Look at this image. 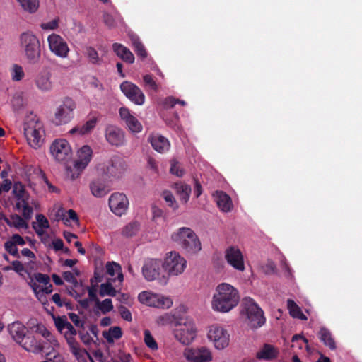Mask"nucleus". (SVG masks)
<instances>
[{"label": "nucleus", "mask_w": 362, "mask_h": 362, "mask_svg": "<svg viewBox=\"0 0 362 362\" xmlns=\"http://www.w3.org/2000/svg\"><path fill=\"white\" fill-rule=\"evenodd\" d=\"M239 301L238 290L229 284L221 283L216 288L211 306L214 310L228 313L236 307Z\"/></svg>", "instance_id": "1"}, {"label": "nucleus", "mask_w": 362, "mask_h": 362, "mask_svg": "<svg viewBox=\"0 0 362 362\" xmlns=\"http://www.w3.org/2000/svg\"><path fill=\"white\" fill-rule=\"evenodd\" d=\"M175 338L182 344H189L196 337V328L190 318H171L169 322Z\"/></svg>", "instance_id": "2"}, {"label": "nucleus", "mask_w": 362, "mask_h": 362, "mask_svg": "<svg viewBox=\"0 0 362 362\" xmlns=\"http://www.w3.org/2000/svg\"><path fill=\"white\" fill-rule=\"evenodd\" d=\"M171 238L189 253L194 254L202 249L197 235L189 228H180L177 232L172 234Z\"/></svg>", "instance_id": "3"}, {"label": "nucleus", "mask_w": 362, "mask_h": 362, "mask_svg": "<svg viewBox=\"0 0 362 362\" xmlns=\"http://www.w3.org/2000/svg\"><path fill=\"white\" fill-rule=\"evenodd\" d=\"M20 41L28 62L32 64L38 62L41 57V49L37 37L32 32H24L20 36Z\"/></svg>", "instance_id": "4"}, {"label": "nucleus", "mask_w": 362, "mask_h": 362, "mask_svg": "<svg viewBox=\"0 0 362 362\" xmlns=\"http://www.w3.org/2000/svg\"><path fill=\"white\" fill-rule=\"evenodd\" d=\"M24 134L28 144L33 148H40L43 144L45 131L37 119H27L23 124Z\"/></svg>", "instance_id": "5"}, {"label": "nucleus", "mask_w": 362, "mask_h": 362, "mask_svg": "<svg viewBox=\"0 0 362 362\" xmlns=\"http://www.w3.org/2000/svg\"><path fill=\"white\" fill-rule=\"evenodd\" d=\"M76 107V104L71 98H64L55 110L53 122L56 125L68 124L74 118Z\"/></svg>", "instance_id": "6"}, {"label": "nucleus", "mask_w": 362, "mask_h": 362, "mask_svg": "<svg viewBox=\"0 0 362 362\" xmlns=\"http://www.w3.org/2000/svg\"><path fill=\"white\" fill-rule=\"evenodd\" d=\"M163 264V269L169 276H177L185 271L187 261L176 252L167 254Z\"/></svg>", "instance_id": "7"}, {"label": "nucleus", "mask_w": 362, "mask_h": 362, "mask_svg": "<svg viewBox=\"0 0 362 362\" xmlns=\"http://www.w3.org/2000/svg\"><path fill=\"white\" fill-rule=\"evenodd\" d=\"M127 168L126 161L118 156H113L102 168L103 175L108 178L122 177Z\"/></svg>", "instance_id": "8"}, {"label": "nucleus", "mask_w": 362, "mask_h": 362, "mask_svg": "<svg viewBox=\"0 0 362 362\" xmlns=\"http://www.w3.org/2000/svg\"><path fill=\"white\" fill-rule=\"evenodd\" d=\"M207 337L218 350H223L229 345L230 334L222 327L212 325L209 327Z\"/></svg>", "instance_id": "9"}, {"label": "nucleus", "mask_w": 362, "mask_h": 362, "mask_svg": "<svg viewBox=\"0 0 362 362\" xmlns=\"http://www.w3.org/2000/svg\"><path fill=\"white\" fill-rule=\"evenodd\" d=\"M50 52L60 58H66L70 51L66 40L59 35L52 33L47 37Z\"/></svg>", "instance_id": "10"}, {"label": "nucleus", "mask_w": 362, "mask_h": 362, "mask_svg": "<svg viewBox=\"0 0 362 362\" xmlns=\"http://www.w3.org/2000/svg\"><path fill=\"white\" fill-rule=\"evenodd\" d=\"M50 153L56 160L64 162L71 157L72 151L66 139H55L50 146Z\"/></svg>", "instance_id": "11"}, {"label": "nucleus", "mask_w": 362, "mask_h": 362, "mask_svg": "<svg viewBox=\"0 0 362 362\" xmlns=\"http://www.w3.org/2000/svg\"><path fill=\"white\" fill-rule=\"evenodd\" d=\"M162 269L163 264L160 259L149 258L144 261L141 272L146 281H152L160 276Z\"/></svg>", "instance_id": "12"}, {"label": "nucleus", "mask_w": 362, "mask_h": 362, "mask_svg": "<svg viewBox=\"0 0 362 362\" xmlns=\"http://www.w3.org/2000/svg\"><path fill=\"white\" fill-rule=\"evenodd\" d=\"M120 89L125 96L134 104L141 105L145 102V95L139 87L129 81H124Z\"/></svg>", "instance_id": "13"}, {"label": "nucleus", "mask_w": 362, "mask_h": 362, "mask_svg": "<svg viewBox=\"0 0 362 362\" xmlns=\"http://www.w3.org/2000/svg\"><path fill=\"white\" fill-rule=\"evenodd\" d=\"M109 206L112 213L121 216L128 209V198L124 193L115 192L109 198Z\"/></svg>", "instance_id": "14"}, {"label": "nucleus", "mask_w": 362, "mask_h": 362, "mask_svg": "<svg viewBox=\"0 0 362 362\" xmlns=\"http://www.w3.org/2000/svg\"><path fill=\"white\" fill-rule=\"evenodd\" d=\"M225 259L236 270L240 272L245 270L243 255L237 247L230 246L228 247L225 251Z\"/></svg>", "instance_id": "15"}, {"label": "nucleus", "mask_w": 362, "mask_h": 362, "mask_svg": "<svg viewBox=\"0 0 362 362\" xmlns=\"http://www.w3.org/2000/svg\"><path fill=\"white\" fill-rule=\"evenodd\" d=\"M105 137L111 146L119 147L125 143L124 133L117 126L107 125L105 129Z\"/></svg>", "instance_id": "16"}, {"label": "nucleus", "mask_w": 362, "mask_h": 362, "mask_svg": "<svg viewBox=\"0 0 362 362\" xmlns=\"http://www.w3.org/2000/svg\"><path fill=\"white\" fill-rule=\"evenodd\" d=\"M184 356L189 362H210L212 360L211 353L206 347L185 349Z\"/></svg>", "instance_id": "17"}, {"label": "nucleus", "mask_w": 362, "mask_h": 362, "mask_svg": "<svg viewBox=\"0 0 362 362\" xmlns=\"http://www.w3.org/2000/svg\"><path fill=\"white\" fill-rule=\"evenodd\" d=\"M241 313L247 317H264V312L250 297H245L241 301Z\"/></svg>", "instance_id": "18"}, {"label": "nucleus", "mask_w": 362, "mask_h": 362, "mask_svg": "<svg viewBox=\"0 0 362 362\" xmlns=\"http://www.w3.org/2000/svg\"><path fill=\"white\" fill-rule=\"evenodd\" d=\"M119 113L131 132L138 133L142 130V125L139 120L130 113L128 108L124 107H121L119 110Z\"/></svg>", "instance_id": "19"}, {"label": "nucleus", "mask_w": 362, "mask_h": 362, "mask_svg": "<svg viewBox=\"0 0 362 362\" xmlns=\"http://www.w3.org/2000/svg\"><path fill=\"white\" fill-rule=\"evenodd\" d=\"M93 155L92 148L88 146H83L77 152L78 158L75 161L74 166L78 170H83L91 160Z\"/></svg>", "instance_id": "20"}, {"label": "nucleus", "mask_w": 362, "mask_h": 362, "mask_svg": "<svg viewBox=\"0 0 362 362\" xmlns=\"http://www.w3.org/2000/svg\"><path fill=\"white\" fill-rule=\"evenodd\" d=\"M52 73L49 70L41 71L36 76L35 83L39 90L48 92L52 89Z\"/></svg>", "instance_id": "21"}, {"label": "nucleus", "mask_w": 362, "mask_h": 362, "mask_svg": "<svg viewBox=\"0 0 362 362\" xmlns=\"http://www.w3.org/2000/svg\"><path fill=\"white\" fill-rule=\"evenodd\" d=\"M89 187L91 194L98 198L105 197L110 191L109 186L102 177L93 179Z\"/></svg>", "instance_id": "22"}, {"label": "nucleus", "mask_w": 362, "mask_h": 362, "mask_svg": "<svg viewBox=\"0 0 362 362\" xmlns=\"http://www.w3.org/2000/svg\"><path fill=\"white\" fill-rule=\"evenodd\" d=\"M8 330L13 338V339L17 343H22L24 339V337L26 335V327L20 321L16 320L8 326Z\"/></svg>", "instance_id": "23"}, {"label": "nucleus", "mask_w": 362, "mask_h": 362, "mask_svg": "<svg viewBox=\"0 0 362 362\" xmlns=\"http://www.w3.org/2000/svg\"><path fill=\"white\" fill-rule=\"evenodd\" d=\"M28 284L32 288L36 298L42 303L45 304L47 302L46 294H49L52 292V285L49 283L44 288L41 287L39 284L33 281V278L28 282Z\"/></svg>", "instance_id": "24"}, {"label": "nucleus", "mask_w": 362, "mask_h": 362, "mask_svg": "<svg viewBox=\"0 0 362 362\" xmlns=\"http://www.w3.org/2000/svg\"><path fill=\"white\" fill-rule=\"evenodd\" d=\"M279 354V349L274 346L269 344H264L263 346L256 354V358L258 360L272 361L278 357Z\"/></svg>", "instance_id": "25"}, {"label": "nucleus", "mask_w": 362, "mask_h": 362, "mask_svg": "<svg viewBox=\"0 0 362 362\" xmlns=\"http://www.w3.org/2000/svg\"><path fill=\"white\" fill-rule=\"evenodd\" d=\"M218 207L223 212H229L233 209L231 198L223 191H216L214 194Z\"/></svg>", "instance_id": "26"}, {"label": "nucleus", "mask_w": 362, "mask_h": 362, "mask_svg": "<svg viewBox=\"0 0 362 362\" xmlns=\"http://www.w3.org/2000/svg\"><path fill=\"white\" fill-rule=\"evenodd\" d=\"M149 141L154 150L163 153L168 151L170 144L168 140L161 135H153L149 138Z\"/></svg>", "instance_id": "27"}, {"label": "nucleus", "mask_w": 362, "mask_h": 362, "mask_svg": "<svg viewBox=\"0 0 362 362\" xmlns=\"http://www.w3.org/2000/svg\"><path fill=\"white\" fill-rule=\"evenodd\" d=\"M68 345L72 354L75 356L78 362H88L87 356H89V353L83 349H81L76 340L69 339L68 340Z\"/></svg>", "instance_id": "28"}, {"label": "nucleus", "mask_w": 362, "mask_h": 362, "mask_svg": "<svg viewBox=\"0 0 362 362\" xmlns=\"http://www.w3.org/2000/svg\"><path fill=\"white\" fill-rule=\"evenodd\" d=\"M114 52L124 62L132 64L134 62V56L127 47L120 43L115 42L112 45Z\"/></svg>", "instance_id": "29"}, {"label": "nucleus", "mask_w": 362, "mask_h": 362, "mask_svg": "<svg viewBox=\"0 0 362 362\" xmlns=\"http://www.w3.org/2000/svg\"><path fill=\"white\" fill-rule=\"evenodd\" d=\"M98 122V119L95 117H93L83 125H78L72 128L69 132L71 134H78V135L83 136L89 134L95 127Z\"/></svg>", "instance_id": "30"}, {"label": "nucleus", "mask_w": 362, "mask_h": 362, "mask_svg": "<svg viewBox=\"0 0 362 362\" xmlns=\"http://www.w3.org/2000/svg\"><path fill=\"white\" fill-rule=\"evenodd\" d=\"M25 350L33 352L39 353L42 351V346L39 341L33 336L24 337L23 341L18 343Z\"/></svg>", "instance_id": "31"}, {"label": "nucleus", "mask_w": 362, "mask_h": 362, "mask_svg": "<svg viewBox=\"0 0 362 362\" xmlns=\"http://www.w3.org/2000/svg\"><path fill=\"white\" fill-rule=\"evenodd\" d=\"M129 39L137 56L141 59H144L147 57L148 54L139 36L135 34H131L129 35Z\"/></svg>", "instance_id": "32"}, {"label": "nucleus", "mask_w": 362, "mask_h": 362, "mask_svg": "<svg viewBox=\"0 0 362 362\" xmlns=\"http://www.w3.org/2000/svg\"><path fill=\"white\" fill-rule=\"evenodd\" d=\"M172 305L173 300L170 298L154 293L148 306L165 309Z\"/></svg>", "instance_id": "33"}, {"label": "nucleus", "mask_w": 362, "mask_h": 362, "mask_svg": "<svg viewBox=\"0 0 362 362\" xmlns=\"http://www.w3.org/2000/svg\"><path fill=\"white\" fill-rule=\"evenodd\" d=\"M122 331L120 327L114 326L109 328L108 330L103 331V337L109 344H113L115 340L119 339L122 337Z\"/></svg>", "instance_id": "34"}, {"label": "nucleus", "mask_w": 362, "mask_h": 362, "mask_svg": "<svg viewBox=\"0 0 362 362\" xmlns=\"http://www.w3.org/2000/svg\"><path fill=\"white\" fill-rule=\"evenodd\" d=\"M174 189L180 197V200L184 203H187L189 199L192 192L190 185L183 183H175L173 186Z\"/></svg>", "instance_id": "35"}, {"label": "nucleus", "mask_w": 362, "mask_h": 362, "mask_svg": "<svg viewBox=\"0 0 362 362\" xmlns=\"http://www.w3.org/2000/svg\"><path fill=\"white\" fill-rule=\"evenodd\" d=\"M4 221L9 226H13L16 228H27L28 223L26 221L19 215L18 214H12L10 216V218L4 216Z\"/></svg>", "instance_id": "36"}, {"label": "nucleus", "mask_w": 362, "mask_h": 362, "mask_svg": "<svg viewBox=\"0 0 362 362\" xmlns=\"http://www.w3.org/2000/svg\"><path fill=\"white\" fill-rule=\"evenodd\" d=\"M319 337L324 344L328 346L330 349H336V344L334 339L332 337L331 333L329 330L322 328L319 332Z\"/></svg>", "instance_id": "37"}, {"label": "nucleus", "mask_w": 362, "mask_h": 362, "mask_svg": "<svg viewBox=\"0 0 362 362\" xmlns=\"http://www.w3.org/2000/svg\"><path fill=\"white\" fill-rule=\"evenodd\" d=\"M36 220L37 222V228L35 227V223H33V227L35 229V232L38 235L43 234V229L48 228L49 227V221L47 218L41 214L36 215Z\"/></svg>", "instance_id": "38"}, {"label": "nucleus", "mask_w": 362, "mask_h": 362, "mask_svg": "<svg viewBox=\"0 0 362 362\" xmlns=\"http://www.w3.org/2000/svg\"><path fill=\"white\" fill-rule=\"evenodd\" d=\"M106 270H107V273L109 275H110L112 276L117 275V279L119 280V281H123L124 276L122 273L121 266L119 264L115 263L114 262H107L106 264Z\"/></svg>", "instance_id": "39"}, {"label": "nucleus", "mask_w": 362, "mask_h": 362, "mask_svg": "<svg viewBox=\"0 0 362 362\" xmlns=\"http://www.w3.org/2000/svg\"><path fill=\"white\" fill-rule=\"evenodd\" d=\"M35 318H31L28 322V326L33 331L40 334L43 337L47 336L49 331L42 324L35 323Z\"/></svg>", "instance_id": "40"}, {"label": "nucleus", "mask_w": 362, "mask_h": 362, "mask_svg": "<svg viewBox=\"0 0 362 362\" xmlns=\"http://www.w3.org/2000/svg\"><path fill=\"white\" fill-rule=\"evenodd\" d=\"M139 230V223L138 221H132L128 223L122 230L123 235L132 237L135 235Z\"/></svg>", "instance_id": "41"}, {"label": "nucleus", "mask_w": 362, "mask_h": 362, "mask_svg": "<svg viewBox=\"0 0 362 362\" xmlns=\"http://www.w3.org/2000/svg\"><path fill=\"white\" fill-rule=\"evenodd\" d=\"M287 308L291 317H305L300 308L293 300H287Z\"/></svg>", "instance_id": "42"}, {"label": "nucleus", "mask_w": 362, "mask_h": 362, "mask_svg": "<svg viewBox=\"0 0 362 362\" xmlns=\"http://www.w3.org/2000/svg\"><path fill=\"white\" fill-rule=\"evenodd\" d=\"M117 291L112 286L110 283L102 284L100 285L99 291L100 296H110L114 297L117 296Z\"/></svg>", "instance_id": "43"}, {"label": "nucleus", "mask_w": 362, "mask_h": 362, "mask_svg": "<svg viewBox=\"0 0 362 362\" xmlns=\"http://www.w3.org/2000/svg\"><path fill=\"white\" fill-rule=\"evenodd\" d=\"M13 194L18 200L22 202L27 201L28 197H25V189L21 183H15L13 189Z\"/></svg>", "instance_id": "44"}, {"label": "nucleus", "mask_w": 362, "mask_h": 362, "mask_svg": "<svg viewBox=\"0 0 362 362\" xmlns=\"http://www.w3.org/2000/svg\"><path fill=\"white\" fill-rule=\"evenodd\" d=\"M22 8L29 11L30 13H34L38 8L37 0H17Z\"/></svg>", "instance_id": "45"}, {"label": "nucleus", "mask_w": 362, "mask_h": 362, "mask_svg": "<svg viewBox=\"0 0 362 362\" xmlns=\"http://www.w3.org/2000/svg\"><path fill=\"white\" fill-rule=\"evenodd\" d=\"M11 105L15 112H18L23 107L24 101L21 93H16L13 95Z\"/></svg>", "instance_id": "46"}, {"label": "nucleus", "mask_w": 362, "mask_h": 362, "mask_svg": "<svg viewBox=\"0 0 362 362\" xmlns=\"http://www.w3.org/2000/svg\"><path fill=\"white\" fill-rule=\"evenodd\" d=\"M86 55L90 63L93 64H98L100 63V60L98 53L93 47L88 46L86 48Z\"/></svg>", "instance_id": "47"}, {"label": "nucleus", "mask_w": 362, "mask_h": 362, "mask_svg": "<svg viewBox=\"0 0 362 362\" xmlns=\"http://www.w3.org/2000/svg\"><path fill=\"white\" fill-rule=\"evenodd\" d=\"M292 347H298L299 349H303V344L308 348V340L301 334H295L291 339Z\"/></svg>", "instance_id": "48"}, {"label": "nucleus", "mask_w": 362, "mask_h": 362, "mask_svg": "<svg viewBox=\"0 0 362 362\" xmlns=\"http://www.w3.org/2000/svg\"><path fill=\"white\" fill-rule=\"evenodd\" d=\"M95 304L97 308L100 310L103 314H106L113 308L112 300L110 298H106L103 301L98 300Z\"/></svg>", "instance_id": "49"}, {"label": "nucleus", "mask_w": 362, "mask_h": 362, "mask_svg": "<svg viewBox=\"0 0 362 362\" xmlns=\"http://www.w3.org/2000/svg\"><path fill=\"white\" fill-rule=\"evenodd\" d=\"M163 197L169 207L172 208L173 210L178 209V204L170 191H164L163 192Z\"/></svg>", "instance_id": "50"}, {"label": "nucleus", "mask_w": 362, "mask_h": 362, "mask_svg": "<svg viewBox=\"0 0 362 362\" xmlns=\"http://www.w3.org/2000/svg\"><path fill=\"white\" fill-rule=\"evenodd\" d=\"M245 324L250 329H255L265 324V318H245Z\"/></svg>", "instance_id": "51"}, {"label": "nucleus", "mask_w": 362, "mask_h": 362, "mask_svg": "<svg viewBox=\"0 0 362 362\" xmlns=\"http://www.w3.org/2000/svg\"><path fill=\"white\" fill-rule=\"evenodd\" d=\"M30 281L31 278H33V281L37 284H42L44 286H47L50 282V278L47 274L42 273H35L33 276H30Z\"/></svg>", "instance_id": "52"}, {"label": "nucleus", "mask_w": 362, "mask_h": 362, "mask_svg": "<svg viewBox=\"0 0 362 362\" xmlns=\"http://www.w3.org/2000/svg\"><path fill=\"white\" fill-rule=\"evenodd\" d=\"M23 76L24 71L23 70V68L18 64H14L11 69L12 80L14 81H19L22 80Z\"/></svg>", "instance_id": "53"}, {"label": "nucleus", "mask_w": 362, "mask_h": 362, "mask_svg": "<svg viewBox=\"0 0 362 362\" xmlns=\"http://www.w3.org/2000/svg\"><path fill=\"white\" fill-rule=\"evenodd\" d=\"M144 341L146 345L152 350L158 349V344L153 337H152L151 332L146 329L144 331Z\"/></svg>", "instance_id": "54"}, {"label": "nucleus", "mask_w": 362, "mask_h": 362, "mask_svg": "<svg viewBox=\"0 0 362 362\" xmlns=\"http://www.w3.org/2000/svg\"><path fill=\"white\" fill-rule=\"evenodd\" d=\"M144 84L146 87L151 90L157 92L158 90V86L156 81L153 79V76L151 74H146L143 76Z\"/></svg>", "instance_id": "55"}, {"label": "nucleus", "mask_w": 362, "mask_h": 362, "mask_svg": "<svg viewBox=\"0 0 362 362\" xmlns=\"http://www.w3.org/2000/svg\"><path fill=\"white\" fill-rule=\"evenodd\" d=\"M66 215L64 214L62 215V221H64V223L66 225L69 224V222L71 220L72 221L78 223V218L77 216V214L76 211L73 209H69L66 212Z\"/></svg>", "instance_id": "56"}, {"label": "nucleus", "mask_w": 362, "mask_h": 362, "mask_svg": "<svg viewBox=\"0 0 362 362\" xmlns=\"http://www.w3.org/2000/svg\"><path fill=\"white\" fill-rule=\"evenodd\" d=\"M81 340L86 345H90L94 342L93 338L86 328H83L78 332Z\"/></svg>", "instance_id": "57"}, {"label": "nucleus", "mask_w": 362, "mask_h": 362, "mask_svg": "<svg viewBox=\"0 0 362 362\" xmlns=\"http://www.w3.org/2000/svg\"><path fill=\"white\" fill-rule=\"evenodd\" d=\"M65 327L66 328L64 330L65 332L64 336L66 340V342L68 343V340L69 339L76 340L74 336L77 334V332L73 325L69 322H68L67 324L65 325Z\"/></svg>", "instance_id": "58"}, {"label": "nucleus", "mask_w": 362, "mask_h": 362, "mask_svg": "<svg viewBox=\"0 0 362 362\" xmlns=\"http://www.w3.org/2000/svg\"><path fill=\"white\" fill-rule=\"evenodd\" d=\"M153 294V293L149 291H142L139 294L138 299L139 302L148 306L151 303Z\"/></svg>", "instance_id": "59"}, {"label": "nucleus", "mask_w": 362, "mask_h": 362, "mask_svg": "<svg viewBox=\"0 0 362 362\" xmlns=\"http://www.w3.org/2000/svg\"><path fill=\"white\" fill-rule=\"evenodd\" d=\"M91 286L87 287L88 293V298L91 300V301L95 302V303L99 300L97 297V285L94 284V281L93 279H90Z\"/></svg>", "instance_id": "60"}, {"label": "nucleus", "mask_w": 362, "mask_h": 362, "mask_svg": "<svg viewBox=\"0 0 362 362\" xmlns=\"http://www.w3.org/2000/svg\"><path fill=\"white\" fill-rule=\"evenodd\" d=\"M4 247H5V250L11 255H13L14 257H19L18 248H17L16 245L13 242H11V240H9L6 241L4 243Z\"/></svg>", "instance_id": "61"}, {"label": "nucleus", "mask_w": 362, "mask_h": 362, "mask_svg": "<svg viewBox=\"0 0 362 362\" xmlns=\"http://www.w3.org/2000/svg\"><path fill=\"white\" fill-rule=\"evenodd\" d=\"M54 321V325L57 329V330L61 334H64L65 330V325L67 324V318H53Z\"/></svg>", "instance_id": "62"}, {"label": "nucleus", "mask_w": 362, "mask_h": 362, "mask_svg": "<svg viewBox=\"0 0 362 362\" xmlns=\"http://www.w3.org/2000/svg\"><path fill=\"white\" fill-rule=\"evenodd\" d=\"M24 206H23L22 215L25 219L29 220L31 218L33 215V208L29 206L28 200L23 201Z\"/></svg>", "instance_id": "63"}, {"label": "nucleus", "mask_w": 362, "mask_h": 362, "mask_svg": "<svg viewBox=\"0 0 362 362\" xmlns=\"http://www.w3.org/2000/svg\"><path fill=\"white\" fill-rule=\"evenodd\" d=\"M42 30H56L59 27V19L55 18L47 23H42L40 25Z\"/></svg>", "instance_id": "64"}]
</instances>
